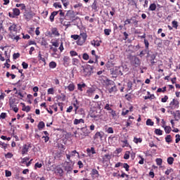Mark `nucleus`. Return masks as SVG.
<instances>
[{
    "label": "nucleus",
    "mask_w": 180,
    "mask_h": 180,
    "mask_svg": "<svg viewBox=\"0 0 180 180\" xmlns=\"http://www.w3.org/2000/svg\"><path fill=\"white\" fill-rule=\"evenodd\" d=\"M8 36L12 39L13 40H16V41H19V39L20 37L18 35H15L18 33V25L16 24H12L8 27Z\"/></svg>",
    "instance_id": "obj_1"
},
{
    "label": "nucleus",
    "mask_w": 180,
    "mask_h": 180,
    "mask_svg": "<svg viewBox=\"0 0 180 180\" xmlns=\"http://www.w3.org/2000/svg\"><path fill=\"white\" fill-rule=\"evenodd\" d=\"M87 37H88V35L86 34V32L80 33V34L79 35V39L77 40V44H78V46H82V44H84V43L86 41Z\"/></svg>",
    "instance_id": "obj_2"
},
{
    "label": "nucleus",
    "mask_w": 180,
    "mask_h": 180,
    "mask_svg": "<svg viewBox=\"0 0 180 180\" xmlns=\"http://www.w3.org/2000/svg\"><path fill=\"white\" fill-rule=\"evenodd\" d=\"M63 168L67 172V174H71L74 169V165L69 162H65L63 163Z\"/></svg>",
    "instance_id": "obj_3"
},
{
    "label": "nucleus",
    "mask_w": 180,
    "mask_h": 180,
    "mask_svg": "<svg viewBox=\"0 0 180 180\" xmlns=\"http://www.w3.org/2000/svg\"><path fill=\"white\" fill-rule=\"evenodd\" d=\"M29 148H32V145L30 143L24 144L21 150L22 155H27V153H29Z\"/></svg>",
    "instance_id": "obj_4"
},
{
    "label": "nucleus",
    "mask_w": 180,
    "mask_h": 180,
    "mask_svg": "<svg viewBox=\"0 0 180 180\" xmlns=\"http://www.w3.org/2000/svg\"><path fill=\"white\" fill-rule=\"evenodd\" d=\"M82 68L84 75L86 76L91 75V71H94V66H91L89 65H88L86 68H84V66H82Z\"/></svg>",
    "instance_id": "obj_5"
},
{
    "label": "nucleus",
    "mask_w": 180,
    "mask_h": 180,
    "mask_svg": "<svg viewBox=\"0 0 180 180\" xmlns=\"http://www.w3.org/2000/svg\"><path fill=\"white\" fill-rule=\"evenodd\" d=\"M54 172L57 175H59V176H63V175L64 174V170L60 165L55 166Z\"/></svg>",
    "instance_id": "obj_6"
},
{
    "label": "nucleus",
    "mask_w": 180,
    "mask_h": 180,
    "mask_svg": "<svg viewBox=\"0 0 180 180\" xmlns=\"http://www.w3.org/2000/svg\"><path fill=\"white\" fill-rule=\"evenodd\" d=\"M169 106L172 108V109H177V108L179 106V101H178V100L173 99L170 102Z\"/></svg>",
    "instance_id": "obj_7"
},
{
    "label": "nucleus",
    "mask_w": 180,
    "mask_h": 180,
    "mask_svg": "<svg viewBox=\"0 0 180 180\" xmlns=\"http://www.w3.org/2000/svg\"><path fill=\"white\" fill-rule=\"evenodd\" d=\"M65 89H68L70 92H72L75 89V85L74 83L71 82L68 86L65 87Z\"/></svg>",
    "instance_id": "obj_8"
},
{
    "label": "nucleus",
    "mask_w": 180,
    "mask_h": 180,
    "mask_svg": "<svg viewBox=\"0 0 180 180\" xmlns=\"http://www.w3.org/2000/svg\"><path fill=\"white\" fill-rule=\"evenodd\" d=\"M95 93V89L94 88H89L86 92L87 96H92Z\"/></svg>",
    "instance_id": "obj_9"
},
{
    "label": "nucleus",
    "mask_w": 180,
    "mask_h": 180,
    "mask_svg": "<svg viewBox=\"0 0 180 180\" xmlns=\"http://www.w3.org/2000/svg\"><path fill=\"white\" fill-rule=\"evenodd\" d=\"M103 138V134L101 132H96L94 136V140H98V139H100L101 140H102Z\"/></svg>",
    "instance_id": "obj_10"
},
{
    "label": "nucleus",
    "mask_w": 180,
    "mask_h": 180,
    "mask_svg": "<svg viewBox=\"0 0 180 180\" xmlns=\"http://www.w3.org/2000/svg\"><path fill=\"white\" fill-rule=\"evenodd\" d=\"M109 94H115L117 92V87L116 85H113L111 88L108 89Z\"/></svg>",
    "instance_id": "obj_11"
},
{
    "label": "nucleus",
    "mask_w": 180,
    "mask_h": 180,
    "mask_svg": "<svg viewBox=\"0 0 180 180\" xmlns=\"http://www.w3.org/2000/svg\"><path fill=\"white\" fill-rule=\"evenodd\" d=\"M5 50L4 48H1V51H0V61H5V58L4 56H5Z\"/></svg>",
    "instance_id": "obj_12"
},
{
    "label": "nucleus",
    "mask_w": 180,
    "mask_h": 180,
    "mask_svg": "<svg viewBox=\"0 0 180 180\" xmlns=\"http://www.w3.org/2000/svg\"><path fill=\"white\" fill-rule=\"evenodd\" d=\"M58 15V11H53L51 13L49 19L51 22H54V17L57 16Z\"/></svg>",
    "instance_id": "obj_13"
},
{
    "label": "nucleus",
    "mask_w": 180,
    "mask_h": 180,
    "mask_svg": "<svg viewBox=\"0 0 180 180\" xmlns=\"http://www.w3.org/2000/svg\"><path fill=\"white\" fill-rule=\"evenodd\" d=\"M162 127H163V129H165L166 134H169L171 133V130H172L171 127L164 125V126H162Z\"/></svg>",
    "instance_id": "obj_14"
},
{
    "label": "nucleus",
    "mask_w": 180,
    "mask_h": 180,
    "mask_svg": "<svg viewBox=\"0 0 180 180\" xmlns=\"http://www.w3.org/2000/svg\"><path fill=\"white\" fill-rule=\"evenodd\" d=\"M81 123H85V121L84 120V119L82 118V119H79V120H78V119H75L74 120V122H73L74 124L77 125V124H79Z\"/></svg>",
    "instance_id": "obj_15"
},
{
    "label": "nucleus",
    "mask_w": 180,
    "mask_h": 180,
    "mask_svg": "<svg viewBox=\"0 0 180 180\" xmlns=\"http://www.w3.org/2000/svg\"><path fill=\"white\" fill-rule=\"evenodd\" d=\"M85 86H86V84H85V83H82L81 84H77V89L78 91H80L81 92H82L83 91V88H85Z\"/></svg>",
    "instance_id": "obj_16"
},
{
    "label": "nucleus",
    "mask_w": 180,
    "mask_h": 180,
    "mask_svg": "<svg viewBox=\"0 0 180 180\" xmlns=\"http://www.w3.org/2000/svg\"><path fill=\"white\" fill-rule=\"evenodd\" d=\"M57 67V63H56L55 61H51L49 63V68H51V70H54V68H56Z\"/></svg>",
    "instance_id": "obj_17"
},
{
    "label": "nucleus",
    "mask_w": 180,
    "mask_h": 180,
    "mask_svg": "<svg viewBox=\"0 0 180 180\" xmlns=\"http://www.w3.org/2000/svg\"><path fill=\"white\" fill-rule=\"evenodd\" d=\"M13 13L14 15V16H19V15H20V10H19V8H13Z\"/></svg>",
    "instance_id": "obj_18"
},
{
    "label": "nucleus",
    "mask_w": 180,
    "mask_h": 180,
    "mask_svg": "<svg viewBox=\"0 0 180 180\" xmlns=\"http://www.w3.org/2000/svg\"><path fill=\"white\" fill-rule=\"evenodd\" d=\"M87 154H96V151L95 150V148L91 147V148H87L86 149Z\"/></svg>",
    "instance_id": "obj_19"
},
{
    "label": "nucleus",
    "mask_w": 180,
    "mask_h": 180,
    "mask_svg": "<svg viewBox=\"0 0 180 180\" xmlns=\"http://www.w3.org/2000/svg\"><path fill=\"white\" fill-rule=\"evenodd\" d=\"M45 124L43 121L39 122V123L37 125L39 130H43L44 129Z\"/></svg>",
    "instance_id": "obj_20"
},
{
    "label": "nucleus",
    "mask_w": 180,
    "mask_h": 180,
    "mask_svg": "<svg viewBox=\"0 0 180 180\" xmlns=\"http://www.w3.org/2000/svg\"><path fill=\"white\" fill-rule=\"evenodd\" d=\"M4 54H5L6 58V63H11V60L9 59V58H11V55L8 54V51H4Z\"/></svg>",
    "instance_id": "obj_21"
},
{
    "label": "nucleus",
    "mask_w": 180,
    "mask_h": 180,
    "mask_svg": "<svg viewBox=\"0 0 180 180\" xmlns=\"http://www.w3.org/2000/svg\"><path fill=\"white\" fill-rule=\"evenodd\" d=\"M38 58H39V60H40L41 61L44 63V64H46V58H44L43 57V55H41V51L39 52Z\"/></svg>",
    "instance_id": "obj_22"
},
{
    "label": "nucleus",
    "mask_w": 180,
    "mask_h": 180,
    "mask_svg": "<svg viewBox=\"0 0 180 180\" xmlns=\"http://www.w3.org/2000/svg\"><path fill=\"white\" fill-rule=\"evenodd\" d=\"M133 141L135 143V144H139V143L143 142V139L134 137Z\"/></svg>",
    "instance_id": "obj_23"
},
{
    "label": "nucleus",
    "mask_w": 180,
    "mask_h": 180,
    "mask_svg": "<svg viewBox=\"0 0 180 180\" xmlns=\"http://www.w3.org/2000/svg\"><path fill=\"white\" fill-rule=\"evenodd\" d=\"M110 160V155L109 154L105 155L103 157V162H106V161H109Z\"/></svg>",
    "instance_id": "obj_24"
},
{
    "label": "nucleus",
    "mask_w": 180,
    "mask_h": 180,
    "mask_svg": "<svg viewBox=\"0 0 180 180\" xmlns=\"http://www.w3.org/2000/svg\"><path fill=\"white\" fill-rule=\"evenodd\" d=\"M82 131L85 136H88L89 134V131H88V128H86V127H82Z\"/></svg>",
    "instance_id": "obj_25"
},
{
    "label": "nucleus",
    "mask_w": 180,
    "mask_h": 180,
    "mask_svg": "<svg viewBox=\"0 0 180 180\" xmlns=\"http://www.w3.org/2000/svg\"><path fill=\"white\" fill-rule=\"evenodd\" d=\"M155 134L157 136H162V130H161L160 129H155Z\"/></svg>",
    "instance_id": "obj_26"
},
{
    "label": "nucleus",
    "mask_w": 180,
    "mask_h": 180,
    "mask_svg": "<svg viewBox=\"0 0 180 180\" xmlns=\"http://www.w3.org/2000/svg\"><path fill=\"white\" fill-rule=\"evenodd\" d=\"M52 34H54V36H60V33H58V30H57L56 27H54L51 30Z\"/></svg>",
    "instance_id": "obj_27"
},
{
    "label": "nucleus",
    "mask_w": 180,
    "mask_h": 180,
    "mask_svg": "<svg viewBox=\"0 0 180 180\" xmlns=\"http://www.w3.org/2000/svg\"><path fill=\"white\" fill-rule=\"evenodd\" d=\"M174 159L172 157H169L167 158V164H169V165H172V164H174Z\"/></svg>",
    "instance_id": "obj_28"
},
{
    "label": "nucleus",
    "mask_w": 180,
    "mask_h": 180,
    "mask_svg": "<svg viewBox=\"0 0 180 180\" xmlns=\"http://www.w3.org/2000/svg\"><path fill=\"white\" fill-rule=\"evenodd\" d=\"M90 117H92L93 119H95V120H99V118L101 117V115L91 114L90 115Z\"/></svg>",
    "instance_id": "obj_29"
},
{
    "label": "nucleus",
    "mask_w": 180,
    "mask_h": 180,
    "mask_svg": "<svg viewBox=\"0 0 180 180\" xmlns=\"http://www.w3.org/2000/svg\"><path fill=\"white\" fill-rule=\"evenodd\" d=\"M157 9V5L155 4H151L149 6V11H155Z\"/></svg>",
    "instance_id": "obj_30"
},
{
    "label": "nucleus",
    "mask_w": 180,
    "mask_h": 180,
    "mask_svg": "<svg viewBox=\"0 0 180 180\" xmlns=\"http://www.w3.org/2000/svg\"><path fill=\"white\" fill-rule=\"evenodd\" d=\"M146 126H154V122L151 119H148L146 120Z\"/></svg>",
    "instance_id": "obj_31"
},
{
    "label": "nucleus",
    "mask_w": 180,
    "mask_h": 180,
    "mask_svg": "<svg viewBox=\"0 0 180 180\" xmlns=\"http://www.w3.org/2000/svg\"><path fill=\"white\" fill-rule=\"evenodd\" d=\"M72 63L73 65H78V64H79V60L77 58H73Z\"/></svg>",
    "instance_id": "obj_32"
},
{
    "label": "nucleus",
    "mask_w": 180,
    "mask_h": 180,
    "mask_svg": "<svg viewBox=\"0 0 180 180\" xmlns=\"http://www.w3.org/2000/svg\"><path fill=\"white\" fill-rule=\"evenodd\" d=\"M129 158H130V152L127 151V152H125V153L124 155V160H129Z\"/></svg>",
    "instance_id": "obj_33"
},
{
    "label": "nucleus",
    "mask_w": 180,
    "mask_h": 180,
    "mask_svg": "<svg viewBox=\"0 0 180 180\" xmlns=\"http://www.w3.org/2000/svg\"><path fill=\"white\" fill-rule=\"evenodd\" d=\"M63 63L64 64H68V63H70V57L68 56H64L63 57Z\"/></svg>",
    "instance_id": "obj_34"
},
{
    "label": "nucleus",
    "mask_w": 180,
    "mask_h": 180,
    "mask_svg": "<svg viewBox=\"0 0 180 180\" xmlns=\"http://www.w3.org/2000/svg\"><path fill=\"white\" fill-rule=\"evenodd\" d=\"M134 64L135 65H140V59H139V58H134Z\"/></svg>",
    "instance_id": "obj_35"
},
{
    "label": "nucleus",
    "mask_w": 180,
    "mask_h": 180,
    "mask_svg": "<svg viewBox=\"0 0 180 180\" xmlns=\"http://www.w3.org/2000/svg\"><path fill=\"white\" fill-rule=\"evenodd\" d=\"M53 6H54V8H58L59 9H61V8H63V6H61V4H60L58 2L54 3Z\"/></svg>",
    "instance_id": "obj_36"
},
{
    "label": "nucleus",
    "mask_w": 180,
    "mask_h": 180,
    "mask_svg": "<svg viewBox=\"0 0 180 180\" xmlns=\"http://www.w3.org/2000/svg\"><path fill=\"white\" fill-rule=\"evenodd\" d=\"M29 160H30V158L29 157H25V158H22L21 160V164H26Z\"/></svg>",
    "instance_id": "obj_37"
},
{
    "label": "nucleus",
    "mask_w": 180,
    "mask_h": 180,
    "mask_svg": "<svg viewBox=\"0 0 180 180\" xmlns=\"http://www.w3.org/2000/svg\"><path fill=\"white\" fill-rule=\"evenodd\" d=\"M155 162H156V164H157V165H162V159H161V158H157L156 160H155Z\"/></svg>",
    "instance_id": "obj_38"
},
{
    "label": "nucleus",
    "mask_w": 180,
    "mask_h": 180,
    "mask_svg": "<svg viewBox=\"0 0 180 180\" xmlns=\"http://www.w3.org/2000/svg\"><path fill=\"white\" fill-rule=\"evenodd\" d=\"M22 110L24 112H27V113L30 112V106L27 105V106L22 107Z\"/></svg>",
    "instance_id": "obj_39"
},
{
    "label": "nucleus",
    "mask_w": 180,
    "mask_h": 180,
    "mask_svg": "<svg viewBox=\"0 0 180 180\" xmlns=\"http://www.w3.org/2000/svg\"><path fill=\"white\" fill-rule=\"evenodd\" d=\"M74 12L71 11H68L66 13V18H69L70 19H72L71 18V15H73Z\"/></svg>",
    "instance_id": "obj_40"
},
{
    "label": "nucleus",
    "mask_w": 180,
    "mask_h": 180,
    "mask_svg": "<svg viewBox=\"0 0 180 180\" xmlns=\"http://www.w3.org/2000/svg\"><path fill=\"white\" fill-rule=\"evenodd\" d=\"M70 154V157H75V154H77V157H79V153L77 150H73Z\"/></svg>",
    "instance_id": "obj_41"
},
{
    "label": "nucleus",
    "mask_w": 180,
    "mask_h": 180,
    "mask_svg": "<svg viewBox=\"0 0 180 180\" xmlns=\"http://www.w3.org/2000/svg\"><path fill=\"white\" fill-rule=\"evenodd\" d=\"M0 147L1 148H4V150H6V147H8V145L2 141H0Z\"/></svg>",
    "instance_id": "obj_42"
},
{
    "label": "nucleus",
    "mask_w": 180,
    "mask_h": 180,
    "mask_svg": "<svg viewBox=\"0 0 180 180\" xmlns=\"http://www.w3.org/2000/svg\"><path fill=\"white\" fill-rule=\"evenodd\" d=\"M71 39H73V40H79V35L78 34H73L71 35Z\"/></svg>",
    "instance_id": "obj_43"
},
{
    "label": "nucleus",
    "mask_w": 180,
    "mask_h": 180,
    "mask_svg": "<svg viewBox=\"0 0 180 180\" xmlns=\"http://www.w3.org/2000/svg\"><path fill=\"white\" fill-rule=\"evenodd\" d=\"M91 8L92 9H94V11H96L98 9V6H96V1H94V3L91 5Z\"/></svg>",
    "instance_id": "obj_44"
},
{
    "label": "nucleus",
    "mask_w": 180,
    "mask_h": 180,
    "mask_svg": "<svg viewBox=\"0 0 180 180\" xmlns=\"http://www.w3.org/2000/svg\"><path fill=\"white\" fill-rule=\"evenodd\" d=\"M48 95H54V89L50 88L48 89Z\"/></svg>",
    "instance_id": "obj_45"
},
{
    "label": "nucleus",
    "mask_w": 180,
    "mask_h": 180,
    "mask_svg": "<svg viewBox=\"0 0 180 180\" xmlns=\"http://www.w3.org/2000/svg\"><path fill=\"white\" fill-rule=\"evenodd\" d=\"M83 60H85L87 61V60H89V55L88 53H84L82 56Z\"/></svg>",
    "instance_id": "obj_46"
},
{
    "label": "nucleus",
    "mask_w": 180,
    "mask_h": 180,
    "mask_svg": "<svg viewBox=\"0 0 180 180\" xmlns=\"http://www.w3.org/2000/svg\"><path fill=\"white\" fill-rule=\"evenodd\" d=\"M107 133H108V134H113L114 131H113V128L112 127H108V129L106 130Z\"/></svg>",
    "instance_id": "obj_47"
},
{
    "label": "nucleus",
    "mask_w": 180,
    "mask_h": 180,
    "mask_svg": "<svg viewBox=\"0 0 180 180\" xmlns=\"http://www.w3.org/2000/svg\"><path fill=\"white\" fill-rule=\"evenodd\" d=\"M110 32H112V30L110 29H105L104 30V33L106 36H109V34H110Z\"/></svg>",
    "instance_id": "obj_48"
},
{
    "label": "nucleus",
    "mask_w": 180,
    "mask_h": 180,
    "mask_svg": "<svg viewBox=\"0 0 180 180\" xmlns=\"http://www.w3.org/2000/svg\"><path fill=\"white\" fill-rule=\"evenodd\" d=\"M73 106L76 108V110H78V100H75V101L72 103Z\"/></svg>",
    "instance_id": "obj_49"
},
{
    "label": "nucleus",
    "mask_w": 180,
    "mask_h": 180,
    "mask_svg": "<svg viewBox=\"0 0 180 180\" xmlns=\"http://www.w3.org/2000/svg\"><path fill=\"white\" fill-rule=\"evenodd\" d=\"M20 57V53H14L13 55V60H16L17 58H19Z\"/></svg>",
    "instance_id": "obj_50"
},
{
    "label": "nucleus",
    "mask_w": 180,
    "mask_h": 180,
    "mask_svg": "<svg viewBox=\"0 0 180 180\" xmlns=\"http://www.w3.org/2000/svg\"><path fill=\"white\" fill-rule=\"evenodd\" d=\"M70 54L72 57H75V56H78V53L75 51H70Z\"/></svg>",
    "instance_id": "obj_51"
},
{
    "label": "nucleus",
    "mask_w": 180,
    "mask_h": 180,
    "mask_svg": "<svg viewBox=\"0 0 180 180\" xmlns=\"http://www.w3.org/2000/svg\"><path fill=\"white\" fill-rule=\"evenodd\" d=\"M172 27H174L175 29L178 28V22L174 20L172 22Z\"/></svg>",
    "instance_id": "obj_52"
},
{
    "label": "nucleus",
    "mask_w": 180,
    "mask_h": 180,
    "mask_svg": "<svg viewBox=\"0 0 180 180\" xmlns=\"http://www.w3.org/2000/svg\"><path fill=\"white\" fill-rule=\"evenodd\" d=\"M139 158H141V160L139 162V164H140L141 165H143V164H144V158L141 155H139Z\"/></svg>",
    "instance_id": "obj_53"
},
{
    "label": "nucleus",
    "mask_w": 180,
    "mask_h": 180,
    "mask_svg": "<svg viewBox=\"0 0 180 180\" xmlns=\"http://www.w3.org/2000/svg\"><path fill=\"white\" fill-rule=\"evenodd\" d=\"M5 174L6 177H9L12 176V172L9 170H6Z\"/></svg>",
    "instance_id": "obj_54"
},
{
    "label": "nucleus",
    "mask_w": 180,
    "mask_h": 180,
    "mask_svg": "<svg viewBox=\"0 0 180 180\" xmlns=\"http://www.w3.org/2000/svg\"><path fill=\"white\" fill-rule=\"evenodd\" d=\"M22 68L24 70H27V68L29 67V65L27 63H26L25 62H22Z\"/></svg>",
    "instance_id": "obj_55"
},
{
    "label": "nucleus",
    "mask_w": 180,
    "mask_h": 180,
    "mask_svg": "<svg viewBox=\"0 0 180 180\" xmlns=\"http://www.w3.org/2000/svg\"><path fill=\"white\" fill-rule=\"evenodd\" d=\"M165 140H166V142H167V143H171V141H172L171 135H167V136L165 137Z\"/></svg>",
    "instance_id": "obj_56"
},
{
    "label": "nucleus",
    "mask_w": 180,
    "mask_h": 180,
    "mask_svg": "<svg viewBox=\"0 0 180 180\" xmlns=\"http://www.w3.org/2000/svg\"><path fill=\"white\" fill-rule=\"evenodd\" d=\"M122 165H123V168H124L125 170L128 172L129 171V168H130V166H129L127 165V163H124V164H122Z\"/></svg>",
    "instance_id": "obj_57"
},
{
    "label": "nucleus",
    "mask_w": 180,
    "mask_h": 180,
    "mask_svg": "<svg viewBox=\"0 0 180 180\" xmlns=\"http://www.w3.org/2000/svg\"><path fill=\"white\" fill-rule=\"evenodd\" d=\"M168 101V97L167 96H165L163 98H161V102L163 103H165Z\"/></svg>",
    "instance_id": "obj_58"
},
{
    "label": "nucleus",
    "mask_w": 180,
    "mask_h": 180,
    "mask_svg": "<svg viewBox=\"0 0 180 180\" xmlns=\"http://www.w3.org/2000/svg\"><path fill=\"white\" fill-rule=\"evenodd\" d=\"M51 56L52 57H54V58H60V55L56 52L53 53Z\"/></svg>",
    "instance_id": "obj_59"
},
{
    "label": "nucleus",
    "mask_w": 180,
    "mask_h": 180,
    "mask_svg": "<svg viewBox=\"0 0 180 180\" xmlns=\"http://www.w3.org/2000/svg\"><path fill=\"white\" fill-rule=\"evenodd\" d=\"M5 157L6 158H12L13 157V154H12L11 153H8L7 154H6Z\"/></svg>",
    "instance_id": "obj_60"
},
{
    "label": "nucleus",
    "mask_w": 180,
    "mask_h": 180,
    "mask_svg": "<svg viewBox=\"0 0 180 180\" xmlns=\"http://www.w3.org/2000/svg\"><path fill=\"white\" fill-rule=\"evenodd\" d=\"M144 44L146 49H148V46H150V43H148V40L144 39Z\"/></svg>",
    "instance_id": "obj_61"
},
{
    "label": "nucleus",
    "mask_w": 180,
    "mask_h": 180,
    "mask_svg": "<svg viewBox=\"0 0 180 180\" xmlns=\"http://www.w3.org/2000/svg\"><path fill=\"white\" fill-rule=\"evenodd\" d=\"M6 112H2L1 115H0V119H6Z\"/></svg>",
    "instance_id": "obj_62"
},
{
    "label": "nucleus",
    "mask_w": 180,
    "mask_h": 180,
    "mask_svg": "<svg viewBox=\"0 0 180 180\" xmlns=\"http://www.w3.org/2000/svg\"><path fill=\"white\" fill-rule=\"evenodd\" d=\"M104 109H105V110H112V108L110 107L109 103H107Z\"/></svg>",
    "instance_id": "obj_63"
},
{
    "label": "nucleus",
    "mask_w": 180,
    "mask_h": 180,
    "mask_svg": "<svg viewBox=\"0 0 180 180\" xmlns=\"http://www.w3.org/2000/svg\"><path fill=\"white\" fill-rule=\"evenodd\" d=\"M179 141H180V135L176 134V143H179Z\"/></svg>",
    "instance_id": "obj_64"
}]
</instances>
